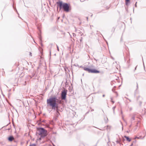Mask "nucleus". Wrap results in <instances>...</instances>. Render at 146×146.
Listing matches in <instances>:
<instances>
[{
    "label": "nucleus",
    "instance_id": "33",
    "mask_svg": "<svg viewBox=\"0 0 146 146\" xmlns=\"http://www.w3.org/2000/svg\"><path fill=\"white\" fill-rule=\"evenodd\" d=\"M108 126H107L106 127V128H108Z\"/></svg>",
    "mask_w": 146,
    "mask_h": 146
},
{
    "label": "nucleus",
    "instance_id": "7",
    "mask_svg": "<svg viewBox=\"0 0 146 146\" xmlns=\"http://www.w3.org/2000/svg\"><path fill=\"white\" fill-rule=\"evenodd\" d=\"M83 69L84 70L88 71L89 73H90V69L88 68L84 67Z\"/></svg>",
    "mask_w": 146,
    "mask_h": 146
},
{
    "label": "nucleus",
    "instance_id": "12",
    "mask_svg": "<svg viewBox=\"0 0 146 146\" xmlns=\"http://www.w3.org/2000/svg\"><path fill=\"white\" fill-rule=\"evenodd\" d=\"M115 108H116V106H114L112 108V109L113 110V112L114 113H115L114 110H115Z\"/></svg>",
    "mask_w": 146,
    "mask_h": 146
},
{
    "label": "nucleus",
    "instance_id": "20",
    "mask_svg": "<svg viewBox=\"0 0 146 146\" xmlns=\"http://www.w3.org/2000/svg\"><path fill=\"white\" fill-rule=\"evenodd\" d=\"M139 103L140 105H141V104H142V102L141 101H140L139 102Z\"/></svg>",
    "mask_w": 146,
    "mask_h": 146
},
{
    "label": "nucleus",
    "instance_id": "26",
    "mask_svg": "<svg viewBox=\"0 0 146 146\" xmlns=\"http://www.w3.org/2000/svg\"><path fill=\"white\" fill-rule=\"evenodd\" d=\"M133 145V143H132L130 146H132Z\"/></svg>",
    "mask_w": 146,
    "mask_h": 146
},
{
    "label": "nucleus",
    "instance_id": "24",
    "mask_svg": "<svg viewBox=\"0 0 146 146\" xmlns=\"http://www.w3.org/2000/svg\"><path fill=\"white\" fill-rule=\"evenodd\" d=\"M136 4H137V2H136V3H135V7H137V5H136Z\"/></svg>",
    "mask_w": 146,
    "mask_h": 146
},
{
    "label": "nucleus",
    "instance_id": "1",
    "mask_svg": "<svg viewBox=\"0 0 146 146\" xmlns=\"http://www.w3.org/2000/svg\"><path fill=\"white\" fill-rule=\"evenodd\" d=\"M47 103L48 105L51 107L52 109L57 111H59L58 105L61 104V100L59 98H57L55 96L48 99Z\"/></svg>",
    "mask_w": 146,
    "mask_h": 146
},
{
    "label": "nucleus",
    "instance_id": "38",
    "mask_svg": "<svg viewBox=\"0 0 146 146\" xmlns=\"http://www.w3.org/2000/svg\"><path fill=\"white\" fill-rule=\"evenodd\" d=\"M92 14L91 15V17H92Z\"/></svg>",
    "mask_w": 146,
    "mask_h": 146
},
{
    "label": "nucleus",
    "instance_id": "5",
    "mask_svg": "<svg viewBox=\"0 0 146 146\" xmlns=\"http://www.w3.org/2000/svg\"><path fill=\"white\" fill-rule=\"evenodd\" d=\"M100 72L95 69H91L90 73H98Z\"/></svg>",
    "mask_w": 146,
    "mask_h": 146
},
{
    "label": "nucleus",
    "instance_id": "16",
    "mask_svg": "<svg viewBox=\"0 0 146 146\" xmlns=\"http://www.w3.org/2000/svg\"><path fill=\"white\" fill-rule=\"evenodd\" d=\"M138 88V84L137 83V90Z\"/></svg>",
    "mask_w": 146,
    "mask_h": 146
},
{
    "label": "nucleus",
    "instance_id": "29",
    "mask_svg": "<svg viewBox=\"0 0 146 146\" xmlns=\"http://www.w3.org/2000/svg\"><path fill=\"white\" fill-rule=\"evenodd\" d=\"M86 19H87V21H88V17H86Z\"/></svg>",
    "mask_w": 146,
    "mask_h": 146
},
{
    "label": "nucleus",
    "instance_id": "25",
    "mask_svg": "<svg viewBox=\"0 0 146 146\" xmlns=\"http://www.w3.org/2000/svg\"><path fill=\"white\" fill-rule=\"evenodd\" d=\"M129 131H130V130H129V131H127L126 132L127 133H128Z\"/></svg>",
    "mask_w": 146,
    "mask_h": 146
},
{
    "label": "nucleus",
    "instance_id": "3",
    "mask_svg": "<svg viewBox=\"0 0 146 146\" xmlns=\"http://www.w3.org/2000/svg\"><path fill=\"white\" fill-rule=\"evenodd\" d=\"M38 133L42 137H44L47 135V131L44 128L40 127L38 129Z\"/></svg>",
    "mask_w": 146,
    "mask_h": 146
},
{
    "label": "nucleus",
    "instance_id": "15",
    "mask_svg": "<svg viewBox=\"0 0 146 146\" xmlns=\"http://www.w3.org/2000/svg\"><path fill=\"white\" fill-rule=\"evenodd\" d=\"M56 46H57V50L59 51V48H58V46L56 45Z\"/></svg>",
    "mask_w": 146,
    "mask_h": 146
},
{
    "label": "nucleus",
    "instance_id": "9",
    "mask_svg": "<svg viewBox=\"0 0 146 146\" xmlns=\"http://www.w3.org/2000/svg\"><path fill=\"white\" fill-rule=\"evenodd\" d=\"M125 5L128 6L130 3V0H125Z\"/></svg>",
    "mask_w": 146,
    "mask_h": 146
},
{
    "label": "nucleus",
    "instance_id": "27",
    "mask_svg": "<svg viewBox=\"0 0 146 146\" xmlns=\"http://www.w3.org/2000/svg\"><path fill=\"white\" fill-rule=\"evenodd\" d=\"M111 102L113 103V104L114 102V101H113L112 100H111Z\"/></svg>",
    "mask_w": 146,
    "mask_h": 146
},
{
    "label": "nucleus",
    "instance_id": "6",
    "mask_svg": "<svg viewBox=\"0 0 146 146\" xmlns=\"http://www.w3.org/2000/svg\"><path fill=\"white\" fill-rule=\"evenodd\" d=\"M14 139V137L13 136H10L8 138V140L10 141H11Z\"/></svg>",
    "mask_w": 146,
    "mask_h": 146
},
{
    "label": "nucleus",
    "instance_id": "35",
    "mask_svg": "<svg viewBox=\"0 0 146 146\" xmlns=\"http://www.w3.org/2000/svg\"><path fill=\"white\" fill-rule=\"evenodd\" d=\"M15 110L16 111V112H17V110L15 109Z\"/></svg>",
    "mask_w": 146,
    "mask_h": 146
},
{
    "label": "nucleus",
    "instance_id": "22",
    "mask_svg": "<svg viewBox=\"0 0 146 146\" xmlns=\"http://www.w3.org/2000/svg\"><path fill=\"white\" fill-rule=\"evenodd\" d=\"M30 55L31 56H32V54L31 52H30Z\"/></svg>",
    "mask_w": 146,
    "mask_h": 146
},
{
    "label": "nucleus",
    "instance_id": "37",
    "mask_svg": "<svg viewBox=\"0 0 146 146\" xmlns=\"http://www.w3.org/2000/svg\"><path fill=\"white\" fill-rule=\"evenodd\" d=\"M39 139H40V140H41V138H39Z\"/></svg>",
    "mask_w": 146,
    "mask_h": 146
},
{
    "label": "nucleus",
    "instance_id": "32",
    "mask_svg": "<svg viewBox=\"0 0 146 146\" xmlns=\"http://www.w3.org/2000/svg\"><path fill=\"white\" fill-rule=\"evenodd\" d=\"M51 51H50V54H51Z\"/></svg>",
    "mask_w": 146,
    "mask_h": 146
},
{
    "label": "nucleus",
    "instance_id": "18",
    "mask_svg": "<svg viewBox=\"0 0 146 146\" xmlns=\"http://www.w3.org/2000/svg\"><path fill=\"white\" fill-rule=\"evenodd\" d=\"M40 121H41V123L44 122L45 121V120H42V121L40 120Z\"/></svg>",
    "mask_w": 146,
    "mask_h": 146
},
{
    "label": "nucleus",
    "instance_id": "41",
    "mask_svg": "<svg viewBox=\"0 0 146 146\" xmlns=\"http://www.w3.org/2000/svg\"><path fill=\"white\" fill-rule=\"evenodd\" d=\"M111 100H112V98H111Z\"/></svg>",
    "mask_w": 146,
    "mask_h": 146
},
{
    "label": "nucleus",
    "instance_id": "36",
    "mask_svg": "<svg viewBox=\"0 0 146 146\" xmlns=\"http://www.w3.org/2000/svg\"><path fill=\"white\" fill-rule=\"evenodd\" d=\"M131 125H130V126H129V127H131Z\"/></svg>",
    "mask_w": 146,
    "mask_h": 146
},
{
    "label": "nucleus",
    "instance_id": "34",
    "mask_svg": "<svg viewBox=\"0 0 146 146\" xmlns=\"http://www.w3.org/2000/svg\"><path fill=\"white\" fill-rule=\"evenodd\" d=\"M121 114H122V111H121Z\"/></svg>",
    "mask_w": 146,
    "mask_h": 146
},
{
    "label": "nucleus",
    "instance_id": "2",
    "mask_svg": "<svg viewBox=\"0 0 146 146\" xmlns=\"http://www.w3.org/2000/svg\"><path fill=\"white\" fill-rule=\"evenodd\" d=\"M57 4L59 7L60 10L63 9L66 12H68L69 10L70 7L66 3H63L62 1H59L56 2Z\"/></svg>",
    "mask_w": 146,
    "mask_h": 146
},
{
    "label": "nucleus",
    "instance_id": "19",
    "mask_svg": "<svg viewBox=\"0 0 146 146\" xmlns=\"http://www.w3.org/2000/svg\"><path fill=\"white\" fill-rule=\"evenodd\" d=\"M39 39L40 40V41H41V36H39Z\"/></svg>",
    "mask_w": 146,
    "mask_h": 146
},
{
    "label": "nucleus",
    "instance_id": "21",
    "mask_svg": "<svg viewBox=\"0 0 146 146\" xmlns=\"http://www.w3.org/2000/svg\"><path fill=\"white\" fill-rule=\"evenodd\" d=\"M132 119H133V120H135L134 117H133L132 118Z\"/></svg>",
    "mask_w": 146,
    "mask_h": 146
},
{
    "label": "nucleus",
    "instance_id": "30",
    "mask_svg": "<svg viewBox=\"0 0 146 146\" xmlns=\"http://www.w3.org/2000/svg\"><path fill=\"white\" fill-rule=\"evenodd\" d=\"M105 96V95L104 94L102 96L103 97H104Z\"/></svg>",
    "mask_w": 146,
    "mask_h": 146
},
{
    "label": "nucleus",
    "instance_id": "17",
    "mask_svg": "<svg viewBox=\"0 0 146 146\" xmlns=\"http://www.w3.org/2000/svg\"><path fill=\"white\" fill-rule=\"evenodd\" d=\"M139 138H139V137H135V138L134 139H139Z\"/></svg>",
    "mask_w": 146,
    "mask_h": 146
},
{
    "label": "nucleus",
    "instance_id": "4",
    "mask_svg": "<svg viewBox=\"0 0 146 146\" xmlns=\"http://www.w3.org/2000/svg\"><path fill=\"white\" fill-rule=\"evenodd\" d=\"M67 91V90L66 89H64L62 91L61 97L62 100H66Z\"/></svg>",
    "mask_w": 146,
    "mask_h": 146
},
{
    "label": "nucleus",
    "instance_id": "14",
    "mask_svg": "<svg viewBox=\"0 0 146 146\" xmlns=\"http://www.w3.org/2000/svg\"><path fill=\"white\" fill-rule=\"evenodd\" d=\"M29 146H36V145L35 144H33L32 145H30Z\"/></svg>",
    "mask_w": 146,
    "mask_h": 146
},
{
    "label": "nucleus",
    "instance_id": "31",
    "mask_svg": "<svg viewBox=\"0 0 146 146\" xmlns=\"http://www.w3.org/2000/svg\"><path fill=\"white\" fill-rule=\"evenodd\" d=\"M76 34L75 33H73V35L74 36V35H75Z\"/></svg>",
    "mask_w": 146,
    "mask_h": 146
},
{
    "label": "nucleus",
    "instance_id": "10",
    "mask_svg": "<svg viewBox=\"0 0 146 146\" xmlns=\"http://www.w3.org/2000/svg\"><path fill=\"white\" fill-rule=\"evenodd\" d=\"M56 114L57 117L60 115V113L58 112V111H56Z\"/></svg>",
    "mask_w": 146,
    "mask_h": 146
},
{
    "label": "nucleus",
    "instance_id": "28",
    "mask_svg": "<svg viewBox=\"0 0 146 146\" xmlns=\"http://www.w3.org/2000/svg\"><path fill=\"white\" fill-rule=\"evenodd\" d=\"M137 67V66L135 67V70H136Z\"/></svg>",
    "mask_w": 146,
    "mask_h": 146
},
{
    "label": "nucleus",
    "instance_id": "8",
    "mask_svg": "<svg viewBox=\"0 0 146 146\" xmlns=\"http://www.w3.org/2000/svg\"><path fill=\"white\" fill-rule=\"evenodd\" d=\"M124 137H125L127 140L129 142H130L131 141V139H130V138H129V137L128 136H124Z\"/></svg>",
    "mask_w": 146,
    "mask_h": 146
},
{
    "label": "nucleus",
    "instance_id": "39",
    "mask_svg": "<svg viewBox=\"0 0 146 146\" xmlns=\"http://www.w3.org/2000/svg\"><path fill=\"white\" fill-rule=\"evenodd\" d=\"M80 41H82V40H81H81H80Z\"/></svg>",
    "mask_w": 146,
    "mask_h": 146
},
{
    "label": "nucleus",
    "instance_id": "40",
    "mask_svg": "<svg viewBox=\"0 0 146 146\" xmlns=\"http://www.w3.org/2000/svg\"><path fill=\"white\" fill-rule=\"evenodd\" d=\"M122 129H123V127H122Z\"/></svg>",
    "mask_w": 146,
    "mask_h": 146
},
{
    "label": "nucleus",
    "instance_id": "11",
    "mask_svg": "<svg viewBox=\"0 0 146 146\" xmlns=\"http://www.w3.org/2000/svg\"><path fill=\"white\" fill-rule=\"evenodd\" d=\"M105 122L106 123H107L108 122V118L106 117V118H104Z\"/></svg>",
    "mask_w": 146,
    "mask_h": 146
},
{
    "label": "nucleus",
    "instance_id": "13",
    "mask_svg": "<svg viewBox=\"0 0 146 146\" xmlns=\"http://www.w3.org/2000/svg\"><path fill=\"white\" fill-rule=\"evenodd\" d=\"M115 88V86L114 87V88H113L112 89V91H113V92H114V91H115V89H114V88Z\"/></svg>",
    "mask_w": 146,
    "mask_h": 146
},
{
    "label": "nucleus",
    "instance_id": "23",
    "mask_svg": "<svg viewBox=\"0 0 146 146\" xmlns=\"http://www.w3.org/2000/svg\"><path fill=\"white\" fill-rule=\"evenodd\" d=\"M116 142L117 143H119V141L118 140H117L116 141Z\"/></svg>",
    "mask_w": 146,
    "mask_h": 146
}]
</instances>
